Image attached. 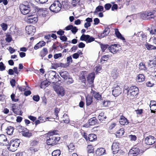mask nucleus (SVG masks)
Returning a JSON list of instances; mask_svg holds the SVG:
<instances>
[{
    "mask_svg": "<svg viewBox=\"0 0 156 156\" xmlns=\"http://www.w3.org/2000/svg\"><path fill=\"white\" fill-rule=\"evenodd\" d=\"M135 40L139 45H141L147 41V34L143 31L138 32L136 34Z\"/></svg>",
    "mask_w": 156,
    "mask_h": 156,
    "instance_id": "nucleus-1",
    "label": "nucleus"
},
{
    "mask_svg": "<svg viewBox=\"0 0 156 156\" xmlns=\"http://www.w3.org/2000/svg\"><path fill=\"white\" fill-rule=\"evenodd\" d=\"M126 90H127V94L129 97L133 98L136 97L139 93L138 88L135 86L128 87Z\"/></svg>",
    "mask_w": 156,
    "mask_h": 156,
    "instance_id": "nucleus-2",
    "label": "nucleus"
},
{
    "mask_svg": "<svg viewBox=\"0 0 156 156\" xmlns=\"http://www.w3.org/2000/svg\"><path fill=\"white\" fill-rule=\"evenodd\" d=\"M20 143V140L18 139H12L9 144H8L7 147L8 149L11 151L14 152L17 150Z\"/></svg>",
    "mask_w": 156,
    "mask_h": 156,
    "instance_id": "nucleus-3",
    "label": "nucleus"
},
{
    "mask_svg": "<svg viewBox=\"0 0 156 156\" xmlns=\"http://www.w3.org/2000/svg\"><path fill=\"white\" fill-rule=\"evenodd\" d=\"M39 143V140L36 139L31 140L29 150L30 151L31 153L35 154L36 152L38 151L39 149L38 147Z\"/></svg>",
    "mask_w": 156,
    "mask_h": 156,
    "instance_id": "nucleus-4",
    "label": "nucleus"
},
{
    "mask_svg": "<svg viewBox=\"0 0 156 156\" xmlns=\"http://www.w3.org/2000/svg\"><path fill=\"white\" fill-rule=\"evenodd\" d=\"M62 5L58 0L55 1L49 7V9L52 12L57 13L61 9Z\"/></svg>",
    "mask_w": 156,
    "mask_h": 156,
    "instance_id": "nucleus-5",
    "label": "nucleus"
},
{
    "mask_svg": "<svg viewBox=\"0 0 156 156\" xmlns=\"http://www.w3.org/2000/svg\"><path fill=\"white\" fill-rule=\"evenodd\" d=\"M60 138L56 137V135H49L48 138L47 139L46 143L48 145L54 146L58 143Z\"/></svg>",
    "mask_w": 156,
    "mask_h": 156,
    "instance_id": "nucleus-6",
    "label": "nucleus"
},
{
    "mask_svg": "<svg viewBox=\"0 0 156 156\" xmlns=\"http://www.w3.org/2000/svg\"><path fill=\"white\" fill-rule=\"evenodd\" d=\"M141 18L144 20H151L154 19L156 17V11L147 12L141 14L140 15Z\"/></svg>",
    "mask_w": 156,
    "mask_h": 156,
    "instance_id": "nucleus-7",
    "label": "nucleus"
},
{
    "mask_svg": "<svg viewBox=\"0 0 156 156\" xmlns=\"http://www.w3.org/2000/svg\"><path fill=\"white\" fill-rule=\"evenodd\" d=\"M26 22L29 23L34 24L37 23L38 20L37 16L35 14H28L27 16Z\"/></svg>",
    "mask_w": 156,
    "mask_h": 156,
    "instance_id": "nucleus-8",
    "label": "nucleus"
},
{
    "mask_svg": "<svg viewBox=\"0 0 156 156\" xmlns=\"http://www.w3.org/2000/svg\"><path fill=\"white\" fill-rule=\"evenodd\" d=\"M19 131L21 133L23 136L30 137L32 135L31 133L29 132V130L27 128L22 126H19Z\"/></svg>",
    "mask_w": 156,
    "mask_h": 156,
    "instance_id": "nucleus-9",
    "label": "nucleus"
},
{
    "mask_svg": "<svg viewBox=\"0 0 156 156\" xmlns=\"http://www.w3.org/2000/svg\"><path fill=\"white\" fill-rule=\"evenodd\" d=\"M19 8L21 13L23 15L28 14L30 11V6L29 5L21 4L19 6Z\"/></svg>",
    "mask_w": 156,
    "mask_h": 156,
    "instance_id": "nucleus-10",
    "label": "nucleus"
},
{
    "mask_svg": "<svg viewBox=\"0 0 156 156\" xmlns=\"http://www.w3.org/2000/svg\"><path fill=\"white\" fill-rule=\"evenodd\" d=\"M144 141L146 144L147 145H152L156 142V139L154 137L149 135L144 139Z\"/></svg>",
    "mask_w": 156,
    "mask_h": 156,
    "instance_id": "nucleus-11",
    "label": "nucleus"
},
{
    "mask_svg": "<svg viewBox=\"0 0 156 156\" xmlns=\"http://www.w3.org/2000/svg\"><path fill=\"white\" fill-rule=\"evenodd\" d=\"M95 73L94 72L90 73L87 76V81L89 84H91L90 87L91 88L94 87V80L95 78Z\"/></svg>",
    "mask_w": 156,
    "mask_h": 156,
    "instance_id": "nucleus-12",
    "label": "nucleus"
},
{
    "mask_svg": "<svg viewBox=\"0 0 156 156\" xmlns=\"http://www.w3.org/2000/svg\"><path fill=\"white\" fill-rule=\"evenodd\" d=\"M120 46L117 44L111 45L109 47L110 51L113 53H116L119 51Z\"/></svg>",
    "mask_w": 156,
    "mask_h": 156,
    "instance_id": "nucleus-13",
    "label": "nucleus"
},
{
    "mask_svg": "<svg viewBox=\"0 0 156 156\" xmlns=\"http://www.w3.org/2000/svg\"><path fill=\"white\" fill-rule=\"evenodd\" d=\"M25 30L27 33L28 35H33L35 32V27L32 26H27L25 27Z\"/></svg>",
    "mask_w": 156,
    "mask_h": 156,
    "instance_id": "nucleus-14",
    "label": "nucleus"
},
{
    "mask_svg": "<svg viewBox=\"0 0 156 156\" xmlns=\"http://www.w3.org/2000/svg\"><path fill=\"white\" fill-rule=\"evenodd\" d=\"M119 143L114 141L112 146V150L113 154H117L119 151Z\"/></svg>",
    "mask_w": 156,
    "mask_h": 156,
    "instance_id": "nucleus-15",
    "label": "nucleus"
},
{
    "mask_svg": "<svg viewBox=\"0 0 156 156\" xmlns=\"http://www.w3.org/2000/svg\"><path fill=\"white\" fill-rule=\"evenodd\" d=\"M140 149L137 147H133L130 149L129 152L130 156H136L139 154Z\"/></svg>",
    "mask_w": 156,
    "mask_h": 156,
    "instance_id": "nucleus-16",
    "label": "nucleus"
},
{
    "mask_svg": "<svg viewBox=\"0 0 156 156\" xmlns=\"http://www.w3.org/2000/svg\"><path fill=\"white\" fill-rule=\"evenodd\" d=\"M9 144L6 136L4 134L0 135V145H5L7 146Z\"/></svg>",
    "mask_w": 156,
    "mask_h": 156,
    "instance_id": "nucleus-17",
    "label": "nucleus"
},
{
    "mask_svg": "<svg viewBox=\"0 0 156 156\" xmlns=\"http://www.w3.org/2000/svg\"><path fill=\"white\" fill-rule=\"evenodd\" d=\"M121 93V88L118 85H116L113 87V90H112V94L115 97L118 96Z\"/></svg>",
    "mask_w": 156,
    "mask_h": 156,
    "instance_id": "nucleus-18",
    "label": "nucleus"
},
{
    "mask_svg": "<svg viewBox=\"0 0 156 156\" xmlns=\"http://www.w3.org/2000/svg\"><path fill=\"white\" fill-rule=\"evenodd\" d=\"M55 90L58 96H63L65 94V90L62 87L58 86L55 89Z\"/></svg>",
    "mask_w": 156,
    "mask_h": 156,
    "instance_id": "nucleus-19",
    "label": "nucleus"
},
{
    "mask_svg": "<svg viewBox=\"0 0 156 156\" xmlns=\"http://www.w3.org/2000/svg\"><path fill=\"white\" fill-rule=\"evenodd\" d=\"M119 121L120 124L122 126L126 125L129 123V120L122 115L120 116Z\"/></svg>",
    "mask_w": 156,
    "mask_h": 156,
    "instance_id": "nucleus-20",
    "label": "nucleus"
},
{
    "mask_svg": "<svg viewBox=\"0 0 156 156\" xmlns=\"http://www.w3.org/2000/svg\"><path fill=\"white\" fill-rule=\"evenodd\" d=\"M110 30L109 28H106L104 30L103 33L98 34V37L100 39H101L107 36L110 32Z\"/></svg>",
    "mask_w": 156,
    "mask_h": 156,
    "instance_id": "nucleus-21",
    "label": "nucleus"
},
{
    "mask_svg": "<svg viewBox=\"0 0 156 156\" xmlns=\"http://www.w3.org/2000/svg\"><path fill=\"white\" fill-rule=\"evenodd\" d=\"M150 107L151 112L155 113L156 110V101H151L150 105Z\"/></svg>",
    "mask_w": 156,
    "mask_h": 156,
    "instance_id": "nucleus-22",
    "label": "nucleus"
},
{
    "mask_svg": "<svg viewBox=\"0 0 156 156\" xmlns=\"http://www.w3.org/2000/svg\"><path fill=\"white\" fill-rule=\"evenodd\" d=\"M37 10V13L40 16L44 17L48 14V12L46 9L39 8Z\"/></svg>",
    "mask_w": 156,
    "mask_h": 156,
    "instance_id": "nucleus-23",
    "label": "nucleus"
},
{
    "mask_svg": "<svg viewBox=\"0 0 156 156\" xmlns=\"http://www.w3.org/2000/svg\"><path fill=\"white\" fill-rule=\"evenodd\" d=\"M91 93L92 94V95L94 96V98L97 100H99L101 98V95L100 94L99 92H97L91 89Z\"/></svg>",
    "mask_w": 156,
    "mask_h": 156,
    "instance_id": "nucleus-24",
    "label": "nucleus"
},
{
    "mask_svg": "<svg viewBox=\"0 0 156 156\" xmlns=\"http://www.w3.org/2000/svg\"><path fill=\"white\" fill-rule=\"evenodd\" d=\"M96 153L98 156H100L105 154V150L103 148H100L97 149Z\"/></svg>",
    "mask_w": 156,
    "mask_h": 156,
    "instance_id": "nucleus-25",
    "label": "nucleus"
},
{
    "mask_svg": "<svg viewBox=\"0 0 156 156\" xmlns=\"http://www.w3.org/2000/svg\"><path fill=\"white\" fill-rule=\"evenodd\" d=\"M45 44L46 43L44 41H40L34 46V49L37 50L40 48L44 46L45 45Z\"/></svg>",
    "mask_w": 156,
    "mask_h": 156,
    "instance_id": "nucleus-26",
    "label": "nucleus"
},
{
    "mask_svg": "<svg viewBox=\"0 0 156 156\" xmlns=\"http://www.w3.org/2000/svg\"><path fill=\"white\" fill-rule=\"evenodd\" d=\"M115 36L119 39L122 41L125 40V39L124 37L122 36L121 34L119 32L118 29H115Z\"/></svg>",
    "mask_w": 156,
    "mask_h": 156,
    "instance_id": "nucleus-27",
    "label": "nucleus"
},
{
    "mask_svg": "<svg viewBox=\"0 0 156 156\" xmlns=\"http://www.w3.org/2000/svg\"><path fill=\"white\" fill-rule=\"evenodd\" d=\"M93 97L91 96L87 95L86 97V105L87 106L90 105L93 102Z\"/></svg>",
    "mask_w": 156,
    "mask_h": 156,
    "instance_id": "nucleus-28",
    "label": "nucleus"
},
{
    "mask_svg": "<svg viewBox=\"0 0 156 156\" xmlns=\"http://www.w3.org/2000/svg\"><path fill=\"white\" fill-rule=\"evenodd\" d=\"M97 139V136L94 133H91L88 135L87 141L93 142L96 141Z\"/></svg>",
    "mask_w": 156,
    "mask_h": 156,
    "instance_id": "nucleus-29",
    "label": "nucleus"
},
{
    "mask_svg": "<svg viewBox=\"0 0 156 156\" xmlns=\"http://www.w3.org/2000/svg\"><path fill=\"white\" fill-rule=\"evenodd\" d=\"M98 120L95 117H92L88 120L89 124L90 126H94L98 123Z\"/></svg>",
    "mask_w": 156,
    "mask_h": 156,
    "instance_id": "nucleus-30",
    "label": "nucleus"
},
{
    "mask_svg": "<svg viewBox=\"0 0 156 156\" xmlns=\"http://www.w3.org/2000/svg\"><path fill=\"white\" fill-rule=\"evenodd\" d=\"M144 75L143 74H139L136 77V81L138 82H142L145 80Z\"/></svg>",
    "mask_w": 156,
    "mask_h": 156,
    "instance_id": "nucleus-31",
    "label": "nucleus"
},
{
    "mask_svg": "<svg viewBox=\"0 0 156 156\" xmlns=\"http://www.w3.org/2000/svg\"><path fill=\"white\" fill-rule=\"evenodd\" d=\"M60 76L65 80L67 79L68 78L69 73L67 71H61L59 73Z\"/></svg>",
    "mask_w": 156,
    "mask_h": 156,
    "instance_id": "nucleus-32",
    "label": "nucleus"
},
{
    "mask_svg": "<svg viewBox=\"0 0 156 156\" xmlns=\"http://www.w3.org/2000/svg\"><path fill=\"white\" fill-rule=\"evenodd\" d=\"M48 49L46 48H44L40 51V55L43 59V58L48 54Z\"/></svg>",
    "mask_w": 156,
    "mask_h": 156,
    "instance_id": "nucleus-33",
    "label": "nucleus"
},
{
    "mask_svg": "<svg viewBox=\"0 0 156 156\" xmlns=\"http://www.w3.org/2000/svg\"><path fill=\"white\" fill-rule=\"evenodd\" d=\"M106 118L107 117L105 115V113L103 112H101L98 116V119L101 122L105 120Z\"/></svg>",
    "mask_w": 156,
    "mask_h": 156,
    "instance_id": "nucleus-34",
    "label": "nucleus"
},
{
    "mask_svg": "<svg viewBox=\"0 0 156 156\" xmlns=\"http://www.w3.org/2000/svg\"><path fill=\"white\" fill-rule=\"evenodd\" d=\"M14 128L12 126H9L7 127L6 129V132L7 134L9 135H12L13 132Z\"/></svg>",
    "mask_w": 156,
    "mask_h": 156,
    "instance_id": "nucleus-35",
    "label": "nucleus"
},
{
    "mask_svg": "<svg viewBox=\"0 0 156 156\" xmlns=\"http://www.w3.org/2000/svg\"><path fill=\"white\" fill-rule=\"evenodd\" d=\"M87 150L88 153H94V148L92 145H88L87 148Z\"/></svg>",
    "mask_w": 156,
    "mask_h": 156,
    "instance_id": "nucleus-36",
    "label": "nucleus"
},
{
    "mask_svg": "<svg viewBox=\"0 0 156 156\" xmlns=\"http://www.w3.org/2000/svg\"><path fill=\"white\" fill-rule=\"evenodd\" d=\"M75 146L73 143H70L67 146L69 152H72L75 149Z\"/></svg>",
    "mask_w": 156,
    "mask_h": 156,
    "instance_id": "nucleus-37",
    "label": "nucleus"
},
{
    "mask_svg": "<svg viewBox=\"0 0 156 156\" xmlns=\"http://www.w3.org/2000/svg\"><path fill=\"white\" fill-rule=\"evenodd\" d=\"M145 46L147 49L148 50H151L152 49H156V47L150 44L147 42H146Z\"/></svg>",
    "mask_w": 156,
    "mask_h": 156,
    "instance_id": "nucleus-38",
    "label": "nucleus"
},
{
    "mask_svg": "<svg viewBox=\"0 0 156 156\" xmlns=\"http://www.w3.org/2000/svg\"><path fill=\"white\" fill-rule=\"evenodd\" d=\"M124 133V131L123 128H121L116 132V136L120 137L122 136Z\"/></svg>",
    "mask_w": 156,
    "mask_h": 156,
    "instance_id": "nucleus-39",
    "label": "nucleus"
},
{
    "mask_svg": "<svg viewBox=\"0 0 156 156\" xmlns=\"http://www.w3.org/2000/svg\"><path fill=\"white\" fill-rule=\"evenodd\" d=\"M104 8L102 5H98L96 8L95 11L94 12V14H96L98 12H101L103 11Z\"/></svg>",
    "mask_w": 156,
    "mask_h": 156,
    "instance_id": "nucleus-40",
    "label": "nucleus"
},
{
    "mask_svg": "<svg viewBox=\"0 0 156 156\" xmlns=\"http://www.w3.org/2000/svg\"><path fill=\"white\" fill-rule=\"evenodd\" d=\"M139 68L141 70H147V68L146 67L145 64L142 62H141L139 65Z\"/></svg>",
    "mask_w": 156,
    "mask_h": 156,
    "instance_id": "nucleus-41",
    "label": "nucleus"
},
{
    "mask_svg": "<svg viewBox=\"0 0 156 156\" xmlns=\"http://www.w3.org/2000/svg\"><path fill=\"white\" fill-rule=\"evenodd\" d=\"M63 121L66 123L69 122V119L68 115L67 114H64L63 116Z\"/></svg>",
    "mask_w": 156,
    "mask_h": 156,
    "instance_id": "nucleus-42",
    "label": "nucleus"
},
{
    "mask_svg": "<svg viewBox=\"0 0 156 156\" xmlns=\"http://www.w3.org/2000/svg\"><path fill=\"white\" fill-rule=\"evenodd\" d=\"M90 37V35H85L83 34L80 37V40L82 41H85L86 42Z\"/></svg>",
    "mask_w": 156,
    "mask_h": 156,
    "instance_id": "nucleus-43",
    "label": "nucleus"
},
{
    "mask_svg": "<svg viewBox=\"0 0 156 156\" xmlns=\"http://www.w3.org/2000/svg\"><path fill=\"white\" fill-rule=\"evenodd\" d=\"M61 151L59 150H54L52 153V156H59L61 154Z\"/></svg>",
    "mask_w": 156,
    "mask_h": 156,
    "instance_id": "nucleus-44",
    "label": "nucleus"
},
{
    "mask_svg": "<svg viewBox=\"0 0 156 156\" xmlns=\"http://www.w3.org/2000/svg\"><path fill=\"white\" fill-rule=\"evenodd\" d=\"M16 105V104H12V110L15 114H17L18 107Z\"/></svg>",
    "mask_w": 156,
    "mask_h": 156,
    "instance_id": "nucleus-45",
    "label": "nucleus"
},
{
    "mask_svg": "<svg viewBox=\"0 0 156 156\" xmlns=\"http://www.w3.org/2000/svg\"><path fill=\"white\" fill-rule=\"evenodd\" d=\"M62 7L65 9H68L69 8L68 2H63L62 3Z\"/></svg>",
    "mask_w": 156,
    "mask_h": 156,
    "instance_id": "nucleus-46",
    "label": "nucleus"
},
{
    "mask_svg": "<svg viewBox=\"0 0 156 156\" xmlns=\"http://www.w3.org/2000/svg\"><path fill=\"white\" fill-rule=\"evenodd\" d=\"M79 80L81 81L83 83H85L86 82L85 76L83 73L81 74V75L79 77Z\"/></svg>",
    "mask_w": 156,
    "mask_h": 156,
    "instance_id": "nucleus-47",
    "label": "nucleus"
},
{
    "mask_svg": "<svg viewBox=\"0 0 156 156\" xmlns=\"http://www.w3.org/2000/svg\"><path fill=\"white\" fill-rule=\"evenodd\" d=\"M109 57V55H104L101 58V62L103 63L105 61H107Z\"/></svg>",
    "mask_w": 156,
    "mask_h": 156,
    "instance_id": "nucleus-48",
    "label": "nucleus"
},
{
    "mask_svg": "<svg viewBox=\"0 0 156 156\" xmlns=\"http://www.w3.org/2000/svg\"><path fill=\"white\" fill-rule=\"evenodd\" d=\"M80 0H73L72 4L73 6L75 7L79 5L80 2Z\"/></svg>",
    "mask_w": 156,
    "mask_h": 156,
    "instance_id": "nucleus-49",
    "label": "nucleus"
},
{
    "mask_svg": "<svg viewBox=\"0 0 156 156\" xmlns=\"http://www.w3.org/2000/svg\"><path fill=\"white\" fill-rule=\"evenodd\" d=\"M43 117H39L38 119L39 120H36L35 121V124L36 126H37L38 124H40L41 123H42L43 122V120L41 121V119H43Z\"/></svg>",
    "mask_w": 156,
    "mask_h": 156,
    "instance_id": "nucleus-50",
    "label": "nucleus"
},
{
    "mask_svg": "<svg viewBox=\"0 0 156 156\" xmlns=\"http://www.w3.org/2000/svg\"><path fill=\"white\" fill-rule=\"evenodd\" d=\"M109 45L108 44H102L101 45V48L103 52H104L105 50L109 47Z\"/></svg>",
    "mask_w": 156,
    "mask_h": 156,
    "instance_id": "nucleus-51",
    "label": "nucleus"
},
{
    "mask_svg": "<svg viewBox=\"0 0 156 156\" xmlns=\"http://www.w3.org/2000/svg\"><path fill=\"white\" fill-rule=\"evenodd\" d=\"M1 26L3 30L4 31L6 30L8 28V25H7L4 23H2L1 24Z\"/></svg>",
    "mask_w": 156,
    "mask_h": 156,
    "instance_id": "nucleus-52",
    "label": "nucleus"
},
{
    "mask_svg": "<svg viewBox=\"0 0 156 156\" xmlns=\"http://www.w3.org/2000/svg\"><path fill=\"white\" fill-rule=\"evenodd\" d=\"M60 111V109L57 108H55L54 110V114L56 116V118L57 119V118H58V113Z\"/></svg>",
    "mask_w": 156,
    "mask_h": 156,
    "instance_id": "nucleus-53",
    "label": "nucleus"
},
{
    "mask_svg": "<svg viewBox=\"0 0 156 156\" xmlns=\"http://www.w3.org/2000/svg\"><path fill=\"white\" fill-rule=\"evenodd\" d=\"M111 102L109 101H104L103 102V105L105 107H109L110 106Z\"/></svg>",
    "mask_w": 156,
    "mask_h": 156,
    "instance_id": "nucleus-54",
    "label": "nucleus"
},
{
    "mask_svg": "<svg viewBox=\"0 0 156 156\" xmlns=\"http://www.w3.org/2000/svg\"><path fill=\"white\" fill-rule=\"evenodd\" d=\"M112 7V5L110 3H107L104 5V7L106 10H109Z\"/></svg>",
    "mask_w": 156,
    "mask_h": 156,
    "instance_id": "nucleus-55",
    "label": "nucleus"
},
{
    "mask_svg": "<svg viewBox=\"0 0 156 156\" xmlns=\"http://www.w3.org/2000/svg\"><path fill=\"white\" fill-rule=\"evenodd\" d=\"M15 94L13 93L11 95V98L12 101L16 102L19 101V99L18 98H15Z\"/></svg>",
    "mask_w": 156,
    "mask_h": 156,
    "instance_id": "nucleus-56",
    "label": "nucleus"
},
{
    "mask_svg": "<svg viewBox=\"0 0 156 156\" xmlns=\"http://www.w3.org/2000/svg\"><path fill=\"white\" fill-rule=\"evenodd\" d=\"M27 86H18V88L21 91H25L27 89Z\"/></svg>",
    "mask_w": 156,
    "mask_h": 156,
    "instance_id": "nucleus-57",
    "label": "nucleus"
},
{
    "mask_svg": "<svg viewBox=\"0 0 156 156\" xmlns=\"http://www.w3.org/2000/svg\"><path fill=\"white\" fill-rule=\"evenodd\" d=\"M117 124L115 122H112L110 125L108 127L109 130H112L116 126Z\"/></svg>",
    "mask_w": 156,
    "mask_h": 156,
    "instance_id": "nucleus-58",
    "label": "nucleus"
},
{
    "mask_svg": "<svg viewBox=\"0 0 156 156\" xmlns=\"http://www.w3.org/2000/svg\"><path fill=\"white\" fill-rule=\"evenodd\" d=\"M50 83V82L48 81L47 80H44L41 83V84L42 85H44V87H46L48 86Z\"/></svg>",
    "mask_w": 156,
    "mask_h": 156,
    "instance_id": "nucleus-59",
    "label": "nucleus"
},
{
    "mask_svg": "<svg viewBox=\"0 0 156 156\" xmlns=\"http://www.w3.org/2000/svg\"><path fill=\"white\" fill-rule=\"evenodd\" d=\"M5 66L2 62H0V70L3 71L5 69Z\"/></svg>",
    "mask_w": 156,
    "mask_h": 156,
    "instance_id": "nucleus-60",
    "label": "nucleus"
},
{
    "mask_svg": "<svg viewBox=\"0 0 156 156\" xmlns=\"http://www.w3.org/2000/svg\"><path fill=\"white\" fill-rule=\"evenodd\" d=\"M63 35L62 36H60L59 38L61 40L63 41H67V38L65 35Z\"/></svg>",
    "mask_w": 156,
    "mask_h": 156,
    "instance_id": "nucleus-61",
    "label": "nucleus"
},
{
    "mask_svg": "<svg viewBox=\"0 0 156 156\" xmlns=\"http://www.w3.org/2000/svg\"><path fill=\"white\" fill-rule=\"evenodd\" d=\"M33 99L34 101L37 102L40 100V97L38 95H34L33 97Z\"/></svg>",
    "mask_w": 156,
    "mask_h": 156,
    "instance_id": "nucleus-62",
    "label": "nucleus"
},
{
    "mask_svg": "<svg viewBox=\"0 0 156 156\" xmlns=\"http://www.w3.org/2000/svg\"><path fill=\"white\" fill-rule=\"evenodd\" d=\"M56 33L57 34L60 35V36H62L64 35L65 32L64 31L60 29L58 31H57Z\"/></svg>",
    "mask_w": 156,
    "mask_h": 156,
    "instance_id": "nucleus-63",
    "label": "nucleus"
},
{
    "mask_svg": "<svg viewBox=\"0 0 156 156\" xmlns=\"http://www.w3.org/2000/svg\"><path fill=\"white\" fill-rule=\"evenodd\" d=\"M118 6L116 4H114L111 7V10L112 11H114L117 10L118 9Z\"/></svg>",
    "mask_w": 156,
    "mask_h": 156,
    "instance_id": "nucleus-64",
    "label": "nucleus"
}]
</instances>
